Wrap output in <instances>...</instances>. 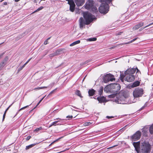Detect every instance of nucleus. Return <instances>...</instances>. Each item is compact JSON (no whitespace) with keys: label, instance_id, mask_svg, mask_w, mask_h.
Instances as JSON below:
<instances>
[{"label":"nucleus","instance_id":"f257e3e1","mask_svg":"<svg viewBox=\"0 0 153 153\" xmlns=\"http://www.w3.org/2000/svg\"><path fill=\"white\" fill-rule=\"evenodd\" d=\"M83 16L85 20L82 17H80L79 20V26L81 29L85 28V25H89L94 19L93 15L87 12L83 13Z\"/></svg>","mask_w":153,"mask_h":153},{"label":"nucleus","instance_id":"f03ea898","mask_svg":"<svg viewBox=\"0 0 153 153\" xmlns=\"http://www.w3.org/2000/svg\"><path fill=\"white\" fill-rule=\"evenodd\" d=\"M136 71V69L129 68L126 71L125 74L126 77L125 80L128 82H130L133 81L135 79V76L134 74Z\"/></svg>","mask_w":153,"mask_h":153},{"label":"nucleus","instance_id":"7ed1b4c3","mask_svg":"<svg viewBox=\"0 0 153 153\" xmlns=\"http://www.w3.org/2000/svg\"><path fill=\"white\" fill-rule=\"evenodd\" d=\"M151 150V146L149 143L145 141L141 143L140 152L141 153H149Z\"/></svg>","mask_w":153,"mask_h":153},{"label":"nucleus","instance_id":"20e7f679","mask_svg":"<svg viewBox=\"0 0 153 153\" xmlns=\"http://www.w3.org/2000/svg\"><path fill=\"white\" fill-rule=\"evenodd\" d=\"M94 2L92 0H88L84 5L85 8L90 10L93 13L96 12V7L94 5Z\"/></svg>","mask_w":153,"mask_h":153},{"label":"nucleus","instance_id":"39448f33","mask_svg":"<svg viewBox=\"0 0 153 153\" xmlns=\"http://www.w3.org/2000/svg\"><path fill=\"white\" fill-rule=\"evenodd\" d=\"M109 6L108 4H104L102 3L100 6L99 7V10L100 12L102 14H105L109 11Z\"/></svg>","mask_w":153,"mask_h":153},{"label":"nucleus","instance_id":"423d86ee","mask_svg":"<svg viewBox=\"0 0 153 153\" xmlns=\"http://www.w3.org/2000/svg\"><path fill=\"white\" fill-rule=\"evenodd\" d=\"M111 93L116 94L120 89V86L119 84L113 83L110 84Z\"/></svg>","mask_w":153,"mask_h":153},{"label":"nucleus","instance_id":"0eeeda50","mask_svg":"<svg viewBox=\"0 0 153 153\" xmlns=\"http://www.w3.org/2000/svg\"><path fill=\"white\" fill-rule=\"evenodd\" d=\"M115 80V79L114 76L110 74H106L103 78V81L105 83H107L110 81L112 82Z\"/></svg>","mask_w":153,"mask_h":153},{"label":"nucleus","instance_id":"6e6552de","mask_svg":"<svg viewBox=\"0 0 153 153\" xmlns=\"http://www.w3.org/2000/svg\"><path fill=\"white\" fill-rule=\"evenodd\" d=\"M143 90L142 88H136L134 91L133 94L134 97H141L143 95Z\"/></svg>","mask_w":153,"mask_h":153},{"label":"nucleus","instance_id":"1a4fd4ad","mask_svg":"<svg viewBox=\"0 0 153 153\" xmlns=\"http://www.w3.org/2000/svg\"><path fill=\"white\" fill-rule=\"evenodd\" d=\"M141 135V132L137 131L132 136V138L134 141L137 140L140 138Z\"/></svg>","mask_w":153,"mask_h":153},{"label":"nucleus","instance_id":"9d476101","mask_svg":"<svg viewBox=\"0 0 153 153\" xmlns=\"http://www.w3.org/2000/svg\"><path fill=\"white\" fill-rule=\"evenodd\" d=\"M117 102L118 103L121 104L126 103V102L125 101L126 98L124 96H119V97H117Z\"/></svg>","mask_w":153,"mask_h":153},{"label":"nucleus","instance_id":"9b49d317","mask_svg":"<svg viewBox=\"0 0 153 153\" xmlns=\"http://www.w3.org/2000/svg\"><path fill=\"white\" fill-rule=\"evenodd\" d=\"M68 4L70 5V10L71 12H74L75 10V4L73 0L69 2Z\"/></svg>","mask_w":153,"mask_h":153},{"label":"nucleus","instance_id":"f8f14e48","mask_svg":"<svg viewBox=\"0 0 153 153\" xmlns=\"http://www.w3.org/2000/svg\"><path fill=\"white\" fill-rule=\"evenodd\" d=\"M133 144L135 148V150L137 153L140 151V142H133Z\"/></svg>","mask_w":153,"mask_h":153},{"label":"nucleus","instance_id":"ddd939ff","mask_svg":"<svg viewBox=\"0 0 153 153\" xmlns=\"http://www.w3.org/2000/svg\"><path fill=\"white\" fill-rule=\"evenodd\" d=\"M74 2L77 6H81L85 2V0H74Z\"/></svg>","mask_w":153,"mask_h":153},{"label":"nucleus","instance_id":"4468645a","mask_svg":"<svg viewBox=\"0 0 153 153\" xmlns=\"http://www.w3.org/2000/svg\"><path fill=\"white\" fill-rule=\"evenodd\" d=\"M97 100L99 103L104 102H106V98L103 96H100L97 97Z\"/></svg>","mask_w":153,"mask_h":153},{"label":"nucleus","instance_id":"2eb2a0df","mask_svg":"<svg viewBox=\"0 0 153 153\" xmlns=\"http://www.w3.org/2000/svg\"><path fill=\"white\" fill-rule=\"evenodd\" d=\"M144 23L143 22H140L137 25H135L133 28L134 30H136L138 29L141 27L143 26Z\"/></svg>","mask_w":153,"mask_h":153},{"label":"nucleus","instance_id":"dca6fc26","mask_svg":"<svg viewBox=\"0 0 153 153\" xmlns=\"http://www.w3.org/2000/svg\"><path fill=\"white\" fill-rule=\"evenodd\" d=\"M60 51L59 50H56L55 52L52 53L51 54L49 55L50 57H53L55 56H57L60 54Z\"/></svg>","mask_w":153,"mask_h":153},{"label":"nucleus","instance_id":"f3484780","mask_svg":"<svg viewBox=\"0 0 153 153\" xmlns=\"http://www.w3.org/2000/svg\"><path fill=\"white\" fill-rule=\"evenodd\" d=\"M110 85L106 86L104 88V91L106 92H111Z\"/></svg>","mask_w":153,"mask_h":153},{"label":"nucleus","instance_id":"a211bd4d","mask_svg":"<svg viewBox=\"0 0 153 153\" xmlns=\"http://www.w3.org/2000/svg\"><path fill=\"white\" fill-rule=\"evenodd\" d=\"M103 88L102 86H100L99 89L98 90V94L99 95L101 96L102 93Z\"/></svg>","mask_w":153,"mask_h":153},{"label":"nucleus","instance_id":"6ab92c4d","mask_svg":"<svg viewBox=\"0 0 153 153\" xmlns=\"http://www.w3.org/2000/svg\"><path fill=\"white\" fill-rule=\"evenodd\" d=\"M95 91L93 89H90L88 91V93L90 96H93L94 94Z\"/></svg>","mask_w":153,"mask_h":153},{"label":"nucleus","instance_id":"aec40b11","mask_svg":"<svg viewBox=\"0 0 153 153\" xmlns=\"http://www.w3.org/2000/svg\"><path fill=\"white\" fill-rule=\"evenodd\" d=\"M37 144H38L37 143H33V144H30L28 146H27L26 147L25 149L26 150H27L29 149H30V148H32V147H33L34 146L36 145Z\"/></svg>","mask_w":153,"mask_h":153},{"label":"nucleus","instance_id":"412c9836","mask_svg":"<svg viewBox=\"0 0 153 153\" xmlns=\"http://www.w3.org/2000/svg\"><path fill=\"white\" fill-rule=\"evenodd\" d=\"M75 93L76 95L79 97H80L82 98L83 97L80 91L79 90H76L75 91Z\"/></svg>","mask_w":153,"mask_h":153},{"label":"nucleus","instance_id":"4be33fe9","mask_svg":"<svg viewBox=\"0 0 153 153\" xmlns=\"http://www.w3.org/2000/svg\"><path fill=\"white\" fill-rule=\"evenodd\" d=\"M112 0H101V1L102 3H104V4H108L110 3Z\"/></svg>","mask_w":153,"mask_h":153},{"label":"nucleus","instance_id":"5701e85b","mask_svg":"<svg viewBox=\"0 0 153 153\" xmlns=\"http://www.w3.org/2000/svg\"><path fill=\"white\" fill-rule=\"evenodd\" d=\"M59 120H58V121H54V122H53L51 124V125L49 126V128H50L51 127L53 126H56V125H60V124H56L58 123V122H59Z\"/></svg>","mask_w":153,"mask_h":153},{"label":"nucleus","instance_id":"b1692460","mask_svg":"<svg viewBox=\"0 0 153 153\" xmlns=\"http://www.w3.org/2000/svg\"><path fill=\"white\" fill-rule=\"evenodd\" d=\"M80 42V41L79 40H78L77 41H75L72 43H71L70 44V46H72L74 45H75L77 44H79Z\"/></svg>","mask_w":153,"mask_h":153},{"label":"nucleus","instance_id":"393cba45","mask_svg":"<svg viewBox=\"0 0 153 153\" xmlns=\"http://www.w3.org/2000/svg\"><path fill=\"white\" fill-rule=\"evenodd\" d=\"M140 85V82L138 81H137L136 82H134L133 84L132 85V87H136L138 86H139Z\"/></svg>","mask_w":153,"mask_h":153},{"label":"nucleus","instance_id":"a878e982","mask_svg":"<svg viewBox=\"0 0 153 153\" xmlns=\"http://www.w3.org/2000/svg\"><path fill=\"white\" fill-rule=\"evenodd\" d=\"M44 7L42 6H41L36 10L33 12L32 13L33 14L35 13L36 12H38L42 10L43 8Z\"/></svg>","mask_w":153,"mask_h":153},{"label":"nucleus","instance_id":"bb28decb","mask_svg":"<svg viewBox=\"0 0 153 153\" xmlns=\"http://www.w3.org/2000/svg\"><path fill=\"white\" fill-rule=\"evenodd\" d=\"M92 123L90 122H87L84 123L83 124V126H86L91 125Z\"/></svg>","mask_w":153,"mask_h":153},{"label":"nucleus","instance_id":"cd10ccee","mask_svg":"<svg viewBox=\"0 0 153 153\" xmlns=\"http://www.w3.org/2000/svg\"><path fill=\"white\" fill-rule=\"evenodd\" d=\"M149 131L151 134H153V125H152L150 127Z\"/></svg>","mask_w":153,"mask_h":153},{"label":"nucleus","instance_id":"c85d7f7f","mask_svg":"<svg viewBox=\"0 0 153 153\" xmlns=\"http://www.w3.org/2000/svg\"><path fill=\"white\" fill-rule=\"evenodd\" d=\"M8 59L9 58L8 56H6L5 57V58H4V59L2 62H4V63H5L6 64L8 60Z\"/></svg>","mask_w":153,"mask_h":153},{"label":"nucleus","instance_id":"c756f323","mask_svg":"<svg viewBox=\"0 0 153 153\" xmlns=\"http://www.w3.org/2000/svg\"><path fill=\"white\" fill-rule=\"evenodd\" d=\"M87 41L90 42V41H96V38L94 37L93 38H89L87 39Z\"/></svg>","mask_w":153,"mask_h":153},{"label":"nucleus","instance_id":"7c9ffc66","mask_svg":"<svg viewBox=\"0 0 153 153\" xmlns=\"http://www.w3.org/2000/svg\"><path fill=\"white\" fill-rule=\"evenodd\" d=\"M136 39H137V38L134 39L133 40H132L130 42L127 43H125L120 44H119V45H124V44H128L130 43H131V42H133L134 41H135Z\"/></svg>","mask_w":153,"mask_h":153},{"label":"nucleus","instance_id":"2f4dec72","mask_svg":"<svg viewBox=\"0 0 153 153\" xmlns=\"http://www.w3.org/2000/svg\"><path fill=\"white\" fill-rule=\"evenodd\" d=\"M42 129V127H40L39 128H37L34 130V132H38L39 131Z\"/></svg>","mask_w":153,"mask_h":153},{"label":"nucleus","instance_id":"473e14b6","mask_svg":"<svg viewBox=\"0 0 153 153\" xmlns=\"http://www.w3.org/2000/svg\"><path fill=\"white\" fill-rule=\"evenodd\" d=\"M47 88V87L43 86V87H39L36 88H34V90H36V89L39 90V89H44V88Z\"/></svg>","mask_w":153,"mask_h":153},{"label":"nucleus","instance_id":"72a5a7b5","mask_svg":"<svg viewBox=\"0 0 153 153\" xmlns=\"http://www.w3.org/2000/svg\"><path fill=\"white\" fill-rule=\"evenodd\" d=\"M51 37L48 38L46 40H45L44 43V45H46L48 43V40L51 38Z\"/></svg>","mask_w":153,"mask_h":153},{"label":"nucleus","instance_id":"f704fd0d","mask_svg":"<svg viewBox=\"0 0 153 153\" xmlns=\"http://www.w3.org/2000/svg\"><path fill=\"white\" fill-rule=\"evenodd\" d=\"M124 76L120 75V79L121 80L122 82H123L124 81Z\"/></svg>","mask_w":153,"mask_h":153},{"label":"nucleus","instance_id":"c9c22d12","mask_svg":"<svg viewBox=\"0 0 153 153\" xmlns=\"http://www.w3.org/2000/svg\"><path fill=\"white\" fill-rule=\"evenodd\" d=\"M135 69H136V70H137V72L136 73L137 74H140V72L139 71V70L138 69L137 67H136V68H134Z\"/></svg>","mask_w":153,"mask_h":153},{"label":"nucleus","instance_id":"e433bc0d","mask_svg":"<svg viewBox=\"0 0 153 153\" xmlns=\"http://www.w3.org/2000/svg\"><path fill=\"white\" fill-rule=\"evenodd\" d=\"M29 106V105H27L25 106V107H24L22 108H20L18 111L19 112L20 111H21L22 110H23L26 108H27V107H28Z\"/></svg>","mask_w":153,"mask_h":153},{"label":"nucleus","instance_id":"4c0bfd02","mask_svg":"<svg viewBox=\"0 0 153 153\" xmlns=\"http://www.w3.org/2000/svg\"><path fill=\"white\" fill-rule=\"evenodd\" d=\"M56 90V89H55L53 90V91H52L49 94L48 96H49L50 95H51V94H52L54 93L55 91Z\"/></svg>","mask_w":153,"mask_h":153},{"label":"nucleus","instance_id":"58836bf2","mask_svg":"<svg viewBox=\"0 0 153 153\" xmlns=\"http://www.w3.org/2000/svg\"><path fill=\"white\" fill-rule=\"evenodd\" d=\"M31 137L30 136H28L27 138H26V141H28L29 140L30 138H31Z\"/></svg>","mask_w":153,"mask_h":153},{"label":"nucleus","instance_id":"ea45409f","mask_svg":"<svg viewBox=\"0 0 153 153\" xmlns=\"http://www.w3.org/2000/svg\"><path fill=\"white\" fill-rule=\"evenodd\" d=\"M6 64L4 63V62H2L0 64V65H1L2 66H3V67Z\"/></svg>","mask_w":153,"mask_h":153},{"label":"nucleus","instance_id":"a19ab883","mask_svg":"<svg viewBox=\"0 0 153 153\" xmlns=\"http://www.w3.org/2000/svg\"><path fill=\"white\" fill-rule=\"evenodd\" d=\"M153 25V22H152V23H150V24H149V25H147V26H146L145 27H144L143 28V29H144V28H146V27H148V26H150V25Z\"/></svg>","mask_w":153,"mask_h":153},{"label":"nucleus","instance_id":"79ce46f5","mask_svg":"<svg viewBox=\"0 0 153 153\" xmlns=\"http://www.w3.org/2000/svg\"><path fill=\"white\" fill-rule=\"evenodd\" d=\"M63 137H61L60 138H58V139H56V140H55L53 141L52 142L53 143H54L55 142L58 141L59 140V139H60L62 138Z\"/></svg>","mask_w":153,"mask_h":153},{"label":"nucleus","instance_id":"37998d69","mask_svg":"<svg viewBox=\"0 0 153 153\" xmlns=\"http://www.w3.org/2000/svg\"><path fill=\"white\" fill-rule=\"evenodd\" d=\"M6 114H4L3 116V119H2V121H3L4 120L5 118V116Z\"/></svg>","mask_w":153,"mask_h":153},{"label":"nucleus","instance_id":"c03bdc74","mask_svg":"<svg viewBox=\"0 0 153 153\" xmlns=\"http://www.w3.org/2000/svg\"><path fill=\"white\" fill-rule=\"evenodd\" d=\"M66 118H73V116L72 115H71V116L68 115V116H66Z\"/></svg>","mask_w":153,"mask_h":153},{"label":"nucleus","instance_id":"a18cd8bd","mask_svg":"<svg viewBox=\"0 0 153 153\" xmlns=\"http://www.w3.org/2000/svg\"><path fill=\"white\" fill-rule=\"evenodd\" d=\"M123 33V32H120L119 33H117L116 34V36H117V35H121L122 33Z\"/></svg>","mask_w":153,"mask_h":153},{"label":"nucleus","instance_id":"49530a36","mask_svg":"<svg viewBox=\"0 0 153 153\" xmlns=\"http://www.w3.org/2000/svg\"><path fill=\"white\" fill-rule=\"evenodd\" d=\"M46 96V95L44 97H43L41 99V100H40V101H39V102L40 103L43 100V99H44V98Z\"/></svg>","mask_w":153,"mask_h":153},{"label":"nucleus","instance_id":"de8ad7c7","mask_svg":"<svg viewBox=\"0 0 153 153\" xmlns=\"http://www.w3.org/2000/svg\"><path fill=\"white\" fill-rule=\"evenodd\" d=\"M106 117L108 119H110V118H112L113 117H112V116H107Z\"/></svg>","mask_w":153,"mask_h":153},{"label":"nucleus","instance_id":"09e8293b","mask_svg":"<svg viewBox=\"0 0 153 153\" xmlns=\"http://www.w3.org/2000/svg\"><path fill=\"white\" fill-rule=\"evenodd\" d=\"M117 146V145L114 146H111V147H110L108 148L107 149H110V148H111L115 147Z\"/></svg>","mask_w":153,"mask_h":153},{"label":"nucleus","instance_id":"8fccbe9b","mask_svg":"<svg viewBox=\"0 0 153 153\" xmlns=\"http://www.w3.org/2000/svg\"><path fill=\"white\" fill-rule=\"evenodd\" d=\"M3 68V66H1L0 65V71Z\"/></svg>","mask_w":153,"mask_h":153},{"label":"nucleus","instance_id":"3c124183","mask_svg":"<svg viewBox=\"0 0 153 153\" xmlns=\"http://www.w3.org/2000/svg\"><path fill=\"white\" fill-rule=\"evenodd\" d=\"M32 57L30 58L27 62L28 63L32 59Z\"/></svg>","mask_w":153,"mask_h":153},{"label":"nucleus","instance_id":"603ef678","mask_svg":"<svg viewBox=\"0 0 153 153\" xmlns=\"http://www.w3.org/2000/svg\"><path fill=\"white\" fill-rule=\"evenodd\" d=\"M40 103L39 102L37 104V105H36V106L34 107V108H36L39 105Z\"/></svg>","mask_w":153,"mask_h":153},{"label":"nucleus","instance_id":"864d4df0","mask_svg":"<svg viewBox=\"0 0 153 153\" xmlns=\"http://www.w3.org/2000/svg\"><path fill=\"white\" fill-rule=\"evenodd\" d=\"M40 103L39 102L37 104V105H36V106L34 107V108H36L39 105Z\"/></svg>","mask_w":153,"mask_h":153},{"label":"nucleus","instance_id":"5fc2aeb1","mask_svg":"<svg viewBox=\"0 0 153 153\" xmlns=\"http://www.w3.org/2000/svg\"><path fill=\"white\" fill-rule=\"evenodd\" d=\"M12 104H11V105H10L7 108L6 110H7V111L9 109V108L11 107V106L12 105Z\"/></svg>","mask_w":153,"mask_h":153},{"label":"nucleus","instance_id":"6e6d98bb","mask_svg":"<svg viewBox=\"0 0 153 153\" xmlns=\"http://www.w3.org/2000/svg\"><path fill=\"white\" fill-rule=\"evenodd\" d=\"M7 2H4L3 3V4L4 5H7Z\"/></svg>","mask_w":153,"mask_h":153},{"label":"nucleus","instance_id":"4d7b16f0","mask_svg":"<svg viewBox=\"0 0 153 153\" xmlns=\"http://www.w3.org/2000/svg\"><path fill=\"white\" fill-rule=\"evenodd\" d=\"M66 1H68V4H69V2L70 1H72L73 0H65Z\"/></svg>","mask_w":153,"mask_h":153},{"label":"nucleus","instance_id":"13d9d810","mask_svg":"<svg viewBox=\"0 0 153 153\" xmlns=\"http://www.w3.org/2000/svg\"><path fill=\"white\" fill-rule=\"evenodd\" d=\"M22 69V68H21V67L20 68H19L18 69V71H21V70Z\"/></svg>","mask_w":153,"mask_h":153},{"label":"nucleus","instance_id":"bf43d9fd","mask_svg":"<svg viewBox=\"0 0 153 153\" xmlns=\"http://www.w3.org/2000/svg\"><path fill=\"white\" fill-rule=\"evenodd\" d=\"M34 1L35 3H36L39 1V0H34Z\"/></svg>","mask_w":153,"mask_h":153},{"label":"nucleus","instance_id":"052dcab7","mask_svg":"<svg viewBox=\"0 0 153 153\" xmlns=\"http://www.w3.org/2000/svg\"><path fill=\"white\" fill-rule=\"evenodd\" d=\"M7 110H6L5 111H4V114H6V113H7Z\"/></svg>","mask_w":153,"mask_h":153},{"label":"nucleus","instance_id":"680f3d73","mask_svg":"<svg viewBox=\"0 0 153 153\" xmlns=\"http://www.w3.org/2000/svg\"><path fill=\"white\" fill-rule=\"evenodd\" d=\"M20 1V0H15V1L16 2H17L18 1Z\"/></svg>","mask_w":153,"mask_h":153},{"label":"nucleus","instance_id":"e2e57ef3","mask_svg":"<svg viewBox=\"0 0 153 153\" xmlns=\"http://www.w3.org/2000/svg\"><path fill=\"white\" fill-rule=\"evenodd\" d=\"M56 119L57 120H61L60 118H56Z\"/></svg>","mask_w":153,"mask_h":153},{"label":"nucleus","instance_id":"0e129e2a","mask_svg":"<svg viewBox=\"0 0 153 153\" xmlns=\"http://www.w3.org/2000/svg\"><path fill=\"white\" fill-rule=\"evenodd\" d=\"M25 65H25V64H24V65L22 66H23V67H24H24L25 66Z\"/></svg>","mask_w":153,"mask_h":153},{"label":"nucleus","instance_id":"69168bd1","mask_svg":"<svg viewBox=\"0 0 153 153\" xmlns=\"http://www.w3.org/2000/svg\"><path fill=\"white\" fill-rule=\"evenodd\" d=\"M3 55V54H2L1 55H0V59L1 58V56Z\"/></svg>","mask_w":153,"mask_h":153},{"label":"nucleus","instance_id":"338daca9","mask_svg":"<svg viewBox=\"0 0 153 153\" xmlns=\"http://www.w3.org/2000/svg\"><path fill=\"white\" fill-rule=\"evenodd\" d=\"M53 143H51L50 145L49 146H51L53 144Z\"/></svg>","mask_w":153,"mask_h":153},{"label":"nucleus","instance_id":"774afa93","mask_svg":"<svg viewBox=\"0 0 153 153\" xmlns=\"http://www.w3.org/2000/svg\"><path fill=\"white\" fill-rule=\"evenodd\" d=\"M28 63L27 62H26L24 64H25V65H26Z\"/></svg>","mask_w":153,"mask_h":153}]
</instances>
